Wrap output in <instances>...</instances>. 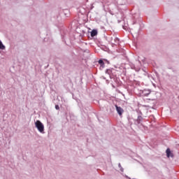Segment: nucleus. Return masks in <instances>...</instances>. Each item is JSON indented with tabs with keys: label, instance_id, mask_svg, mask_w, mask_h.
Returning a JSON list of instances; mask_svg holds the SVG:
<instances>
[{
	"label": "nucleus",
	"instance_id": "20e7f679",
	"mask_svg": "<svg viewBox=\"0 0 179 179\" xmlns=\"http://www.w3.org/2000/svg\"><path fill=\"white\" fill-rule=\"evenodd\" d=\"M95 36H97V30L93 29L91 31V37H94Z\"/></svg>",
	"mask_w": 179,
	"mask_h": 179
},
{
	"label": "nucleus",
	"instance_id": "39448f33",
	"mask_svg": "<svg viewBox=\"0 0 179 179\" xmlns=\"http://www.w3.org/2000/svg\"><path fill=\"white\" fill-rule=\"evenodd\" d=\"M0 50H5V45H3V44L1 41H0Z\"/></svg>",
	"mask_w": 179,
	"mask_h": 179
},
{
	"label": "nucleus",
	"instance_id": "7ed1b4c3",
	"mask_svg": "<svg viewBox=\"0 0 179 179\" xmlns=\"http://www.w3.org/2000/svg\"><path fill=\"white\" fill-rule=\"evenodd\" d=\"M166 156H167V157H170V156H171V157H173V153H171V151L169 150V148H168L167 150H166Z\"/></svg>",
	"mask_w": 179,
	"mask_h": 179
},
{
	"label": "nucleus",
	"instance_id": "f257e3e1",
	"mask_svg": "<svg viewBox=\"0 0 179 179\" xmlns=\"http://www.w3.org/2000/svg\"><path fill=\"white\" fill-rule=\"evenodd\" d=\"M35 127L37 128L39 132H44V124H43V123H41L40 120H36V122H35Z\"/></svg>",
	"mask_w": 179,
	"mask_h": 179
},
{
	"label": "nucleus",
	"instance_id": "f03ea898",
	"mask_svg": "<svg viewBox=\"0 0 179 179\" xmlns=\"http://www.w3.org/2000/svg\"><path fill=\"white\" fill-rule=\"evenodd\" d=\"M116 107V111H117V113L119 114V115H122V113H124V109H122V108L115 105Z\"/></svg>",
	"mask_w": 179,
	"mask_h": 179
},
{
	"label": "nucleus",
	"instance_id": "423d86ee",
	"mask_svg": "<svg viewBox=\"0 0 179 179\" xmlns=\"http://www.w3.org/2000/svg\"><path fill=\"white\" fill-rule=\"evenodd\" d=\"M99 64L101 65H104V62L102 59L99 60Z\"/></svg>",
	"mask_w": 179,
	"mask_h": 179
},
{
	"label": "nucleus",
	"instance_id": "0eeeda50",
	"mask_svg": "<svg viewBox=\"0 0 179 179\" xmlns=\"http://www.w3.org/2000/svg\"><path fill=\"white\" fill-rule=\"evenodd\" d=\"M55 108H56V110H59V106L55 105Z\"/></svg>",
	"mask_w": 179,
	"mask_h": 179
}]
</instances>
